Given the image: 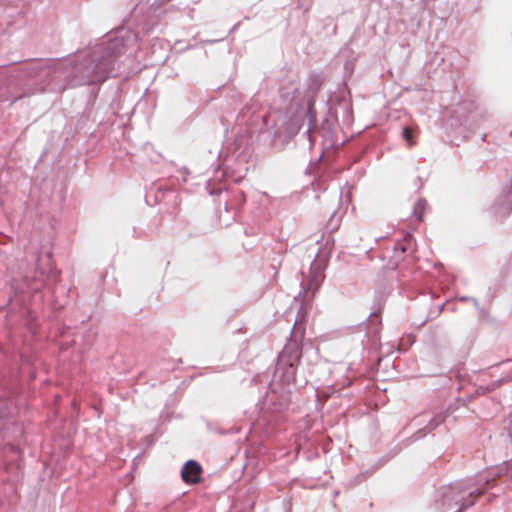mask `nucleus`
<instances>
[{
    "label": "nucleus",
    "instance_id": "obj_4",
    "mask_svg": "<svg viewBox=\"0 0 512 512\" xmlns=\"http://www.w3.org/2000/svg\"><path fill=\"white\" fill-rule=\"evenodd\" d=\"M488 481L489 479L486 475H480L477 480V485L484 486V484L488 483Z\"/></svg>",
    "mask_w": 512,
    "mask_h": 512
},
{
    "label": "nucleus",
    "instance_id": "obj_7",
    "mask_svg": "<svg viewBox=\"0 0 512 512\" xmlns=\"http://www.w3.org/2000/svg\"><path fill=\"white\" fill-rule=\"evenodd\" d=\"M509 379H512V376H511V377H509Z\"/></svg>",
    "mask_w": 512,
    "mask_h": 512
},
{
    "label": "nucleus",
    "instance_id": "obj_1",
    "mask_svg": "<svg viewBox=\"0 0 512 512\" xmlns=\"http://www.w3.org/2000/svg\"><path fill=\"white\" fill-rule=\"evenodd\" d=\"M301 357V350L296 342H289L278 358V369L284 370L287 378H293L295 373V366L298 364Z\"/></svg>",
    "mask_w": 512,
    "mask_h": 512
},
{
    "label": "nucleus",
    "instance_id": "obj_5",
    "mask_svg": "<svg viewBox=\"0 0 512 512\" xmlns=\"http://www.w3.org/2000/svg\"><path fill=\"white\" fill-rule=\"evenodd\" d=\"M481 493H482V489H478V488L477 489L470 488V491H469L470 496H472L474 498L478 497Z\"/></svg>",
    "mask_w": 512,
    "mask_h": 512
},
{
    "label": "nucleus",
    "instance_id": "obj_2",
    "mask_svg": "<svg viewBox=\"0 0 512 512\" xmlns=\"http://www.w3.org/2000/svg\"><path fill=\"white\" fill-rule=\"evenodd\" d=\"M200 473V465L193 460L187 461L181 471L182 479L186 483H197L200 480Z\"/></svg>",
    "mask_w": 512,
    "mask_h": 512
},
{
    "label": "nucleus",
    "instance_id": "obj_3",
    "mask_svg": "<svg viewBox=\"0 0 512 512\" xmlns=\"http://www.w3.org/2000/svg\"><path fill=\"white\" fill-rule=\"evenodd\" d=\"M403 137L407 140V142L411 145L412 144V132L409 128H404L403 130Z\"/></svg>",
    "mask_w": 512,
    "mask_h": 512
},
{
    "label": "nucleus",
    "instance_id": "obj_6",
    "mask_svg": "<svg viewBox=\"0 0 512 512\" xmlns=\"http://www.w3.org/2000/svg\"><path fill=\"white\" fill-rule=\"evenodd\" d=\"M472 504H473V501H471V502H469V503L465 504V507H468V506H470V505H472Z\"/></svg>",
    "mask_w": 512,
    "mask_h": 512
}]
</instances>
